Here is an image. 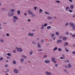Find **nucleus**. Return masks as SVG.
<instances>
[{
  "instance_id": "7c9ffc66",
  "label": "nucleus",
  "mask_w": 75,
  "mask_h": 75,
  "mask_svg": "<svg viewBox=\"0 0 75 75\" xmlns=\"http://www.w3.org/2000/svg\"><path fill=\"white\" fill-rule=\"evenodd\" d=\"M32 44L33 45H36V43H35V41H32Z\"/></svg>"
},
{
  "instance_id": "0e129e2a",
  "label": "nucleus",
  "mask_w": 75,
  "mask_h": 75,
  "mask_svg": "<svg viewBox=\"0 0 75 75\" xmlns=\"http://www.w3.org/2000/svg\"><path fill=\"white\" fill-rule=\"evenodd\" d=\"M3 24H7V23H3Z\"/></svg>"
},
{
  "instance_id": "3c124183",
  "label": "nucleus",
  "mask_w": 75,
  "mask_h": 75,
  "mask_svg": "<svg viewBox=\"0 0 75 75\" xmlns=\"http://www.w3.org/2000/svg\"><path fill=\"white\" fill-rule=\"evenodd\" d=\"M28 22H30V21H31V20L30 19H28Z\"/></svg>"
},
{
  "instance_id": "bf43d9fd",
  "label": "nucleus",
  "mask_w": 75,
  "mask_h": 75,
  "mask_svg": "<svg viewBox=\"0 0 75 75\" xmlns=\"http://www.w3.org/2000/svg\"><path fill=\"white\" fill-rule=\"evenodd\" d=\"M41 42H44V40H41Z\"/></svg>"
},
{
  "instance_id": "de8ad7c7",
  "label": "nucleus",
  "mask_w": 75,
  "mask_h": 75,
  "mask_svg": "<svg viewBox=\"0 0 75 75\" xmlns=\"http://www.w3.org/2000/svg\"><path fill=\"white\" fill-rule=\"evenodd\" d=\"M54 18V19H57V17L56 16H53Z\"/></svg>"
},
{
  "instance_id": "b1692460",
  "label": "nucleus",
  "mask_w": 75,
  "mask_h": 75,
  "mask_svg": "<svg viewBox=\"0 0 75 75\" xmlns=\"http://www.w3.org/2000/svg\"><path fill=\"white\" fill-rule=\"evenodd\" d=\"M42 11H43V10L41 9H39V13H41V12H42Z\"/></svg>"
},
{
  "instance_id": "79ce46f5",
  "label": "nucleus",
  "mask_w": 75,
  "mask_h": 75,
  "mask_svg": "<svg viewBox=\"0 0 75 75\" xmlns=\"http://www.w3.org/2000/svg\"><path fill=\"white\" fill-rule=\"evenodd\" d=\"M9 71V69H7L5 71L6 72H8Z\"/></svg>"
},
{
  "instance_id": "680f3d73",
  "label": "nucleus",
  "mask_w": 75,
  "mask_h": 75,
  "mask_svg": "<svg viewBox=\"0 0 75 75\" xmlns=\"http://www.w3.org/2000/svg\"><path fill=\"white\" fill-rule=\"evenodd\" d=\"M62 56L63 58H64V59L65 58V57L64 56V54H62Z\"/></svg>"
},
{
  "instance_id": "052dcab7",
  "label": "nucleus",
  "mask_w": 75,
  "mask_h": 75,
  "mask_svg": "<svg viewBox=\"0 0 75 75\" xmlns=\"http://www.w3.org/2000/svg\"><path fill=\"white\" fill-rule=\"evenodd\" d=\"M60 59H64V57H61Z\"/></svg>"
},
{
  "instance_id": "69168bd1",
  "label": "nucleus",
  "mask_w": 75,
  "mask_h": 75,
  "mask_svg": "<svg viewBox=\"0 0 75 75\" xmlns=\"http://www.w3.org/2000/svg\"><path fill=\"white\" fill-rule=\"evenodd\" d=\"M65 68H68V66H67V65H65Z\"/></svg>"
},
{
  "instance_id": "58836bf2",
  "label": "nucleus",
  "mask_w": 75,
  "mask_h": 75,
  "mask_svg": "<svg viewBox=\"0 0 75 75\" xmlns=\"http://www.w3.org/2000/svg\"><path fill=\"white\" fill-rule=\"evenodd\" d=\"M58 50L59 51H62V49L61 48H59Z\"/></svg>"
},
{
  "instance_id": "8fccbe9b",
  "label": "nucleus",
  "mask_w": 75,
  "mask_h": 75,
  "mask_svg": "<svg viewBox=\"0 0 75 75\" xmlns=\"http://www.w3.org/2000/svg\"><path fill=\"white\" fill-rule=\"evenodd\" d=\"M54 63V64H56L57 63V62H56V61H55V60H54L53 61Z\"/></svg>"
},
{
  "instance_id": "4c0bfd02",
  "label": "nucleus",
  "mask_w": 75,
  "mask_h": 75,
  "mask_svg": "<svg viewBox=\"0 0 75 75\" xmlns=\"http://www.w3.org/2000/svg\"><path fill=\"white\" fill-rule=\"evenodd\" d=\"M51 36L52 37H54L55 36V35H54V34L52 33L51 34Z\"/></svg>"
},
{
  "instance_id": "9b49d317",
  "label": "nucleus",
  "mask_w": 75,
  "mask_h": 75,
  "mask_svg": "<svg viewBox=\"0 0 75 75\" xmlns=\"http://www.w3.org/2000/svg\"><path fill=\"white\" fill-rule=\"evenodd\" d=\"M62 40H57V44H58L59 42H62Z\"/></svg>"
},
{
  "instance_id": "774afa93",
  "label": "nucleus",
  "mask_w": 75,
  "mask_h": 75,
  "mask_svg": "<svg viewBox=\"0 0 75 75\" xmlns=\"http://www.w3.org/2000/svg\"><path fill=\"white\" fill-rule=\"evenodd\" d=\"M38 51H42V50H38Z\"/></svg>"
},
{
  "instance_id": "a18cd8bd",
  "label": "nucleus",
  "mask_w": 75,
  "mask_h": 75,
  "mask_svg": "<svg viewBox=\"0 0 75 75\" xmlns=\"http://www.w3.org/2000/svg\"><path fill=\"white\" fill-rule=\"evenodd\" d=\"M47 58V55H45L43 57V59H44V58Z\"/></svg>"
},
{
  "instance_id": "5701e85b",
  "label": "nucleus",
  "mask_w": 75,
  "mask_h": 75,
  "mask_svg": "<svg viewBox=\"0 0 75 75\" xmlns=\"http://www.w3.org/2000/svg\"><path fill=\"white\" fill-rule=\"evenodd\" d=\"M22 57L23 58H24V59H26V58H27V57L24 56V55H23Z\"/></svg>"
},
{
  "instance_id": "c03bdc74",
  "label": "nucleus",
  "mask_w": 75,
  "mask_h": 75,
  "mask_svg": "<svg viewBox=\"0 0 75 75\" xmlns=\"http://www.w3.org/2000/svg\"><path fill=\"white\" fill-rule=\"evenodd\" d=\"M35 16V14H33L31 15V17H34Z\"/></svg>"
},
{
  "instance_id": "f257e3e1",
  "label": "nucleus",
  "mask_w": 75,
  "mask_h": 75,
  "mask_svg": "<svg viewBox=\"0 0 75 75\" xmlns=\"http://www.w3.org/2000/svg\"><path fill=\"white\" fill-rule=\"evenodd\" d=\"M16 49L17 50V51L18 52L19 51L20 52H23V50L21 48L16 47Z\"/></svg>"
},
{
  "instance_id": "6e6552de",
  "label": "nucleus",
  "mask_w": 75,
  "mask_h": 75,
  "mask_svg": "<svg viewBox=\"0 0 75 75\" xmlns=\"http://www.w3.org/2000/svg\"><path fill=\"white\" fill-rule=\"evenodd\" d=\"M37 44H38V48H41V45H40V43L39 42H38L37 43Z\"/></svg>"
},
{
  "instance_id": "49530a36",
  "label": "nucleus",
  "mask_w": 75,
  "mask_h": 75,
  "mask_svg": "<svg viewBox=\"0 0 75 75\" xmlns=\"http://www.w3.org/2000/svg\"><path fill=\"white\" fill-rule=\"evenodd\" d=\"M56 2L57 3H60V1H57L56 0Z\"/></svg>"
},
{
  "instance_id": "dca6fc26",
  "label": "nucleus",
  "mask_w": 75,
  "mask_h": 75,
  "mask_svg": "<svg viewBox=\"0 0 75 75\" xmlns=\"http://www.w3.org/2000/svg\"><path fill=\"white\" fill-rule=\"evenodd\" d=\"M13 18L15 20H17V19H18V18L16 16H13Z\"/></svg>"
},
{
  "instance_id": "864d4df0",
  "label": "nucleus",
  "mask_w": 75,
  "mask_h": 75,
  "mask_svg": "<svg viewBox=\"0 0 75 75\" xmlns=\"http://www.w3.org/2000/svg\"><path fill=\"white\" fill-rule=\"evenodd\" d=\"M68 25V23H66V26H67V25Z\"/></svg>"
},
{
  "instance_id": "1a4fd4ad",
  "label": "nucleus",
  "mask_w": 75,
  "mask_h": 75,
  "mask_svg": "<svg viewBox=\"0 0 75 75\" xmlns=\"http://www.w3.org/2000/svg\"><path fill=\"white\" fill-rule=\"evenodd\" d=\"M64 46L66 47L67 45H68V42H65L64 43Z\"/></svg>"
},
{
  "instance_id": "338daca9",
  "label": "nucleus",
  "mask_w": 75,
  "mask_h": 75,
  "mask_svg": "<svg viewBox=\"0 0 75 75\" xmlns=\"http://www.w3.org/2000/svg\"><path fill=\"white\" fill-rule=\"evenodd\" d=\"M66 34H67V35H68L69 34V33L68 32H67L66 33Z\"/></svg>"
},
{
  "instance_id": "f03ea898",
  "label": "nucleus",
  "mask_w": 75,
  "mask_h": 75,
  "mask_svg": "<svg viewBox=\"0 0 75 75\" xmlns=\"http://www.w3.org/2000/svg\"><path fill=\"white\" fill-rule=\"evenodd\" d=\"M14 14L12 12H9L8 13V15L9 17H12L14 15Z\"/></svg>"
},
{
  "instance_id": "6ab92c4d",
  "label": "nucleus",
  "mask_w": 75,
  "mask_h": 75,
  "mask_svg": "<svg viewBox=\"0 0 75 75\" xmlns=\"http://www.w3.org/2000/svg\"><path fill=\"white\" fill-rule=\"evenodd\" d=\"M15 10L14 9H10V11H11V12H12V13H13V12H14V11Z\"/></svg>"
},
{
  "instance_id": "603ef678",
  "label": "nucleus",
  "mask_w": 75,
  "mask_h": 75,
  "mask_svg": "<svg viewBox=\"0 0 75 75\" xmlns=\"http://www.w3.org/2000/svg\"><path fill=\"white\" fill-rule=\"evenodd\" d=\"M24 15L25 16H27V13H24Z\"/></svg>"
},
{
  "instance_id": "f8f14e48",
  "label": "nucleus",
  "mask_w": 75,
  "mask_h": 75,
  "mask_svg": "<svg viewBox=\"0 0 75 75\" xmlns=\"http://www.w3.org/2000/svg\"><path fill=\"white\" fill-rule=\"evenodd\" d=\"M47 30H50V28H51V26H48L46 28Z\"/></svg>"
},
{
  "instance_id": "cd10ccee",
  "label": "nucleus",
  "mask_w": 75,
  "mask_h": 75,
  "mask_svg": "<svg viewBox=\"0 0 75 75\" xmlns=\"http://www.w3.org/2000/svg\"><path fill=\"white\" fill-rule=\"evenodd\" d=\"M17 13L18 14V15H20V11H17Z\"/></svg>"
},
{
  "instance_id": "0eeeda50",
  "label": "nucleus",
  "mask_w": 75,
  "mask_h": 75,
  "mask_svg": "<svg viewBox=\"0 0 75 75\" xmlns=\"http://www.w3.org/2000/svg\"><path fill=\"white\" fill-rule=\"evenodd\" d=\"M44 62L46 64H49L50 62V61L49 60H45Z\"/></svg>"
},
{
  "instance_id": "aec40b11",
  "label": "nucleus",
  "mask_w": 75,
  "mask_h": 75,
  "mask_svg": "<svg viewBox=\"0 0 75 75\" xmlns=\"http://www.w3.org/2000/svg\"><path fill=\"white\" fill-rule=\"evenodd\" d=\"M68 67L69 68H71L72 66L71 65V64L70 63L69 64H68Z\"/></svg>"
},
{
  "instance_id": "e2e57ef3",
  "label": "nucleus",
  "mask_w": 75,
  "mask_h": 75,
  "mask_svg": "<svg viewBox=\"0 0 75 75\" xmlns=\"http://www.w3.org/2000/svg\"><path fill=\"white\" fill-rule=\"evenodd\" d=\"M72 52V54H75V51H73Z\"/></svg>"
},
{
  "instance_id": "a211bd4d",
  "label": "nucleus",
  "mask_w": 75,
  "mask_h": 75,
  "mask_svg": "<svg viewBox=\"0 0 75 75\" xmlns=\"http://www.w3.org/2000/svg\"><path fill=\"white\" fill-rule=\"evenodd\" d=\"M6 10V9L4 8H2L1 9V10L2 11H5V10Z\"/></svg>"
},
{
  "instance_id": "393cba45",
  "label": "nucleus",
  "mask_w": 75,
  "mask_h": 75,
  "mask_svg": "<svg viewBox=\"0 0 75 75\" xmlns=\"http://www.w3.org/2000/svg\"><path fill=\"white\" fill-rule=\"evenodd\" d=\"M51 60L52 61L54 62L55 60V59L54 57H52V59H51Z\"/></svg>"
},
{
  "instance_id": "4be33fe9",
  "label": "nucleus",
  "mask_w": 75,
  "mask_h": 75,
  "mask_svg": "<svg viewBox=\"0 0 75 75\" xmlns=\"http://www.w3.org/2000/svg\"><path fill=\"white\" fill-rule=\"evenodd\" d=\"M64 49H65V50L66 51V52H69V50H68V49H67V48L65 47Z\"/></svg>"
},
{
  "instance_id": "13d9d810",
  "label": "nucleus",
  "mask_w": 75,
  "mask_h": 75,
  "mask_svg": "<svg viewBox=\"0 0 75 75\" xmlns=\"http://www.w3.org/2000/svg\"><path fill=\"white\" fill-rule=\"evenodd\" d=\"M69 1H70V2H73V1H72V0H69Z\"/></svg>"
},
{
  "instance_id": "c9c22d12",
  "label": "nucleus",
  "mask_w": 75,
  "mask_h": 75,
  "mask_svg": "<svg viewBox=\"0 0 75 75\" xmlns=\"http://www.w3.org/2000/svg\"><path fill=\"white\" fill-rule=\"evenodd\" d=\"M72 29L74 30H75V25H74L72 27Z\"/></svg>"
},
{
  "instance_id": "423d86ee",
  "label": "nucleus",
  "mask_w": 75,
  "mask_h": 75,
  "mask_svg": "<svg viewBox=\"0 0 75 75\" xmlns=\"http://www.w3.org/2000/svg\"><path fill=\"white\" fill-rule=\"evenodd\" d=\"M13 71L14 73H16V74H17L18 73V70L16 69H14Z\"/></svg>"
},
{
  "instance_id": "6e6d98bb",
  "label": "nucleus",
  "mask_w": 75,
  "mask_h": 75,
  "mask_svg": "<svg viewBox=\"0 0 75 75\" xmlns=\"http://www.w3.org/2000/svg\"><path fill=\"white\" fill-rule=\"evenodd\" d=\"M72 36L73 37H74L75 36V33H74V35H72Z\"/></svg>"
},
{
  "instance_id": "f704fd0d",
  "label": "nucleus",
  "mask_w": 75,
  "mask_h": 75,
  "mask_svg": "<svg viewBox=\"0 0 75 75\" xmlns=\"http://www.w3.org/2000/svg\"><path fill=\"white\" fill-rule=\"evenodd\" d=\"M47 25L48 24H47V23H45L44 24V25L45 27H47Z\"/></svg>"
},
{
  "instance_id": "4d7b16f0",
  "label": "nucleus",
  "mask_w": 75,
  "mask_h": 75,
  "mask_svg": "<svg viewBox=\"0 0 75 75\" xmlns=\"http://www.w3.org/2000/svg\"><path fill=\"white\" fill-rule=\"evenodd\" d=\"M34 9L35 10H36V9H37V7L35 6L34 7Z\"/></svg>"
},
{
  "instance_id": "5fc2aeb1",
  "label": "nucleus",
  "mask_w": 75,
  "mask_h": 75,
  "mask_svg": "<svg viewBox=\"0 0 75 75\" xmlns=\"http://www.w3.org/2000/svg\"><path fill=\"white\" fill-rule=\"evenodd\" d=\"M6 36H9V35H9L8 33H7L6 34Z\"/></svg>"
},
{
  "instance_id": "a19ab883",
  "label": "nucleus",
  "mask_w": 75,
  "mask_h": 75,
  "mask_svg": "<svg viewBox=\"0 0 75 75\" xmlns=\"http://www.w3.org/2000/svg\"><path fill=\"white\" fill-rule=\"evenodd\" d=\"M56 34L57 35H59V33L58 32H57L56 33Z\"/></svg>"
},
{
  "instance_id": "e433bc0d",
  "label": "nucleus",
  "mask_w": 75,
  "mask_h": 75,
  "mask_svg": "<svg viewBox=\"0 0 75 75\" xmlns=\"http://www.w3.org/2000/svg\"><path fill=\"white\" fill-rule=\"evenodd\" d=\"M7 55L8 56H11V54L10 53H8L7 54Z\"/></svg>"
},
{
  "instance_id": "72a5a7b5",
  "label": "nucleus",
  "mask_w": 75,
  "mask_h": 75,
  "mask_svg": "<svg viewBox=\"0 0 75 75\" xmlns=\"http://www.w3.org/2000/svg\"><path fill=\"white\" fill-rule=\"evenodd\" d=\"M45 14H48V15H50V13L46 12V11H45Z\"/></svg>"
},
{
  "instance_id": "f3484780",
  "label": "nucleus",
  "mask_w": 75,
  "mask_h": 75,
  "mask_svg": "<svg viewBox=\"0 0 75 75\" xmlns=\"http://www.w3.org/2000/svg\"><path fill=\"white\" fill-rule=\"evenodd\" d=\"M20 61L21 63H23V62L24 61V59L23 58H21V59Z\"/></svg>"
},
{
  "instance_id": "c85d7f7f",
  "label": "nucleus",
  "mask_w": 75,
  "mask_h": 75,
  "mask_svg": "<svg viewBox=\"0 0 75 75\" xmlns=\"http://www.w3.org/2000/svg\"><path fill=\"white\" fill-rule=\"evenodd\" d=\"M0 41L1 42H4V40L3 39H1L0 40Z\"/></svg>"
},
{
  "instance_id": "20e7f679",
  "label": "nucleus",
  "mask_w": 75,
  "mask_h": 75,
  "mask_svg": "<svg viewBox=\"0 0 75 75\" xmlns=\"http://www.w3.org/2000/svg\"><path fill=\"white\" fill-rule=\"evenodd\" d=\"M45 73L47 75H51V74H52L51 72L48 71H45Z\"/></svg>"
},
{
  "instance_id": "4468645a",
  "label": "nucleus",
  "mask_w": 75,
  "mask_h": 75,
  "mask_svg": "<svg viewBox=\"0 0 75 75\" xmlns=\"http://www.w3.org/2000/svg\"><path fill=\"white\" fill-rule=\"evenodd\" d=\"M67 39H68V38L66 37H64L63 38V40L64 41H66Z\"/></svg>"
},
{
  "instance_id": "39448f33",
  "label": "nucleus",
  "mask_w": 75,
  "mask_h": 75,
  "mask_svg": "<svg viewBox=\"0 0 75 75\" xmlns=\"http://www.w3.org/2000/svg\"><path fill=\"white\" fill-rule=\"evenodd\" d=\"M28 35H29V36H31V37H33V36L34 35V33H31L30 32L28 34Z\"/></svg>"
},
{
  "instance_id": "c756f323",
  "label": "nucleus",
  "mask_w": 75,
  "mask_h": 75,
  "mask_svg": "<svg viewBox=\"0 0 75 75\" xmlns=\"http://www.w3.org/2000/svg\"><path fill=\"white\" fill-rule=\"evenodd\" d=\"M48 19H49V20H50V19H52V17H50V16H48L47 17Z\"/></svg>"
},
{
  "instance_id": "09e8293b",
  "label": "nucleus",
  "mask_w": 75,
  "mask_h": 75,
  "mask_svg": "<svg viewBox=\"0 0 75 75\" xmlns=\"http://www.w3.org/2000/svg\"><path fill=\"white\" fill-rule=\"evenodd\" d=\"M3 58L2 57L0 58V60H1V61H2V60H3Z\"/></svg>"
},
{
  "instance_id": "2f4dec72",
  "label": "nucleus",
  "mask_w": 75,
  "mask_h": 75,
  "mask_svg": "<svg viewBox=\"0 0 75 75\" xmlns=\"http://www.w3.org/2000/svg\"><path fill=\"white\" fill-rule=\"evenodd\" d=\"M68 9H69V6H67V7H66V11H67Z\"/></svg>"
},
{
  "instance_id": "bb28decb",
  "label": "nucleus",
  "mask_w": 75,
  "mask_h": 75,
  "mask_svg": "<svg viewBox=\"0 0 75 75\" xmlns=\"http://www.w3.org/2000/svg\"><path fill=\"white\" fill-rule=\"evenodd\" d=\"M33 51H31L29 53L30 55H32L33 54Z\"/></svg>"
},
{
  "instance_id": "a878e982",
  "label": "nucleus",
  "mask_w": 75,
  "mask_h": 75,
  "mask_svg": "<svg viewBox=\"0 0 75 75\" xmlns=\"http://www.w3.org/2000/svg\"><path fill=\"white\" fill-rule=\"evenodd\" d=\"M57 47H55L53 50L54 51H55V50H57Z\"/></svg>"
},
{
  "instance_id": "7ed1b4c3",
  "label": "nucleus",
  "mask_w": 75,
  "mask_h": 75,
  "mask_svg": "<svg viewBox=\"0 0 75 75\" xmlns=\"http://www.w3.org/2000/svg\"><path fill=\"white\" fill-rule=\"evenodd\" d=\"M69 24L71 26V27H73V26H74V25H75V24L72 22H70L69 23Z\"/></svg>"
},
{
  "instance_id": "ea45409f",
  "label": "nucleus",
  "mask_w": 75,
  "mask_h": 75,
  "mask_svg": "<svg viewBox=\"0 0 75 75\" xmlns=\"http://www.w3.org/2000/svg\"><path fill=\"white\" fill-rule=\"evenodd\" d=\"M69 12H70V13H72V11L71 9H69Z\"/></svg>"
},
{
  "instance_id": "9d476101",
  "label": "nucleus",
  "mask_w": 75,
  "mask_h": 75,
  "mask_svg": "<svg viewBox=\"0 0 75 75\" xmlns=\"http://www.w3.org/2000/svg\"><path fill=\"white\" fill-rule=\"evenodd\" d=\"M28 13L29 14H33V13L32 12H31L30 11H28Z\"/></svg>"
},
{
  "instance_id": "473e14b6",
  "label": "nucleus",
  "mask_w": 75,
  "mask_h": 75,
  "mask_svg": "<svg viewBox=\"0 0 75 75\" xmlns=\"http://www.w3.org/2000/svg\"><path fill=\"white\" fill-rule=\"evenodd\" d=\"M13 21L14 23H16L17 21L16 19H13Z\"/></svg>"
},
{
  "instance_id": "2eb2a0df",
  "label": "nucleus",
  "mask_w": 75,
  "mask_h": 75,
  "mask_svg": "<svg viewBox=\"0 0 75 75\" xmlns=\"http://www.w3.org/2000/svg\"><path fill=\"white\" fill-rule=\"evenodd\" d=\"M70 8L71 9H72L74 8V6L72 5H71L70 6Z\"/></svg>"
},
{
  "instance_id": "37998d69",
  "label": "nucleus",
  "mask_w": 75,
  "mask_h": 75,
  "mask_svg": "<svg viewBox=\"0 0 75 75\" xmlns=\"http://www.w3.org/2000/svg\"><path fill=\"white\" fill-rule=\"evenodd\" d=\"M65 62H69V60H68L67 61H65Z\"/></svg>"
},
{
  "instance_id": "ddd939ff",
  "label": "nucleus",
  "mask_w": 75,
  "mask_h": 75,
  "mask_svg": "<svg viewBox=\"0 0 75 75\" xmlns=\"http://www.w3.org/2000/svg\"><path fill=\"white\" fill-rule=\"evenodd\" d=\"M44 25L43 24L42 25V26L41 27H40V28L41 29V30H42L43 29H44Z\"/></svg>"
},
{
  "instance_id": "412c9836",
  "label": "nucleus",
  "mask_w": 75,
  "mask_h": 75,
  "mask_svg": "<svg viewBox=\"0 0 75 75\" xmlns=\"http://www.w3.org/2000/svg\"><path fill=\"white\" fill-rule=\"evenodd\" d=\"M12 62L13 64H16V61L14 60Z\"/></svg>"
}]
</instances>
